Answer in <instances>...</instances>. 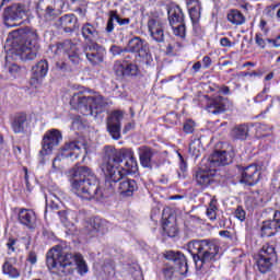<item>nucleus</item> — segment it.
<instances>
[{"label": "nucleus", "instance_id": "f257e3e1", "mask_svg": "<svg viewBox=\"0 0 280 280\" xmlns=\"http://www.w3.org/2000/svg\"><path fill=\"white\" fill-rule=\"evenodd\" d=\"M46 266L52 275H58V277H69V275H73L75 269H78L79 275L89 272V266H86L82 254L69 253L60 245L47 252Z\"/></svg>", "mask_w": 280, "mask_h": 280}, {"label": "nucleus", "instance_id": "f03ea898", "mask_svg": "<svg viewBox=\"0 0 280 280\" xmlns=\"http://www.w3.org/2000/svg\"><path fill=\"white\" fill-rule=\"evenodd\" d=\"M38 40H40L38 31L26 26L9 33L7 45L11 47L9 51L12 58L27 62V60H35L38 56V49H40Z\"/></svg>", "mask_w": 280, "mask_h": 280}, {"label": "nucleus", "instance_id": "7ed1b4c3", "mask_svg": "<svg viewBox=\"0 0 280 280\" xmlns=\"http://www.w3.org/2000/svg\"><path fill=\"white\" fill-rule=\"evenodd\" d=\"M71 190L82 200H100L104 192L100 187L97 175L89 166H78L70 171Z\"/></svg>", "mask_w": 280, "mask_h": 280}, {"label": "nucleus", "instance_id": "20e7f679", "mask_svg": "<svg viewBox=\"0 0 280 280\" xmlns=\"http://www.w3.org/2000/svg\"><path fill=\"white\" fill-rule=\"evenodd\" d=\"M125 156H130V149H115L105 147L103 163L100 165L101 172L105 176V188L113 189L118 180H121V170L119 164L124 163Z\"/></svg>", "mask_w": 280, "mask_h": 280}, {"label": "nucleus", "instance_id": "39448f33", "mask_svg": "<svg viewBox=\"0 0 280 280\" xmlns=\"http://www.w3.org/2000/svg\"><path fill=\"white\" fill-rule=\"evenodd\" d=\"M188 253H190L197 270H202L207 264L217 261L220 246L211 240H192L188 242Z\"/></svg>", "mask_w": 280, "mask_h": 280}, {"label": "nucleus", "instance_id": "423d86ee", "mask_svg": "<svg viewBox=\"0 0 280 280\" xmlns=\"http://www.w3.org/2000/svg\"><path fill=\"white\" fill-rule=\"evenodd\" d=\"M106 101L104 96L97 92H90L88 94L77 93L70 100V106L74 110H83L84 115H100L106 108Z\"/></svg>", "mask_w": 280, "mask_h": 280}, {"label": "nucleus", "instance_id": "0eeeda50", "mask_svg": "<svg viewBox=\"0 0 280 280\" xmlns=\"http://www.w3.org/2000/svg\"><path fill=\"white\" fill-rule=\"evenodd\" d=\"M32 2L26 3H13L4 9L3 19L7 27H18L21 21L30 14V8Z\"/></svg>", "mask_w": 280, "mask_h": 280}, {"label": "nucleus", "instance_id": "6e6552de", "mask_svg": "<svg viewBox=\"0 0 280 280\" xmlns=\"http://www.w3.org/2000/svg\"><path fill=\"white\" fill-rule=\"evenodd\" d=\"M165 259L171 264L170 267H165L163 272L166 279H172L174 272H179V275H187L189 267L187 265V258L182 252L166 250L164 253Z\"/></svg>", "mask_w": 280, "mask_h": 280}, {"label": "nucleus", "instance_id": "1a4fd4ad", "mask_svg": "<svg viewBox=\"0 0 280 280\" xmlns=\"http://www.w3.org/2000/svg\"><path fill=\"white\" fill-rule=\"evenodd\" d=\"M127 54H138L139 58H141L142 65H147V67H151L152 62H154L152 54H150V46L148 45V42L139 36H135L128 40Z\"/></svg>", "mask_w": 280, "mask_h": 280}, {"label": "nucleus", "instance_id": "9d476101", "mask_svg": "<svg viewBox=\"0 0 280 280\" xmlns=\"http://www.w3.org/2000/svg\"><path fill=\"white\" fill-rule=\"evenodd\" d=\"M168 23L173 30V34L179 38H185V13L183 9L178 5H173L168 8Z\"/></svg>", "mask_w": 280, "mask_h": 280}, {"label": "nucleus", "instance_id": "9b49d317", "mask_svg": "<svg viewBox=\"0 0 280 280\" xmlns=\"http://www.w3.org/2000/svg\"><path fill=\"white\" fill-rule=\"evenodd\" d=\"M122 57V62L117 60L114 63L115 75L120 79L139 75V67L132 63V55L124 54Z\"/></svg>", "mask_w": 280, "mask_h": 280}, {"label": "nucleus", "instance_id": "f8f14e48", "mask_svg": "<svg viewBox=\"0 0 280 280\" xmlns=\"http://www.w3.org/2000/svg\"><path fill=\"white\" fill-rule=\"evenodd\" d=\"M62 141V133H60V130L52 129L47 131L42 141V150L39 151L40 156H47L54 152V148H57V145H60V142Z\"/></svg>", "mask_w": 280, "mask_h": 280}, {"label": "nucleus", "instance_id": "ddd939ff", "mask_svg": "<svg viewBox=\"0 0 280 280\" xmlns=\"http://www.w3.org/2000/svg\"><path fill=\"white\" fill-rule=\"evenodd\" d=\"M60 156L61 159H71L72 161H75V159L80 156V145H78V142L72 141L63 145L60 155L55 158L52 161L51 172H60V164H56L58 161H60Z\"/></svg>", "mask_w": 280, "mask_h": 280}, {"label": "nucleus", "instance_id": "4468645a", "mask_svg": "<svg viewBox=\"0 0 280 280\" xmlns=\"http://www.w3.org/2000/svg\"><path fill=\"white\" fill-rule=\"evenodd\" d=\"M57 54H66L72 65H80V60H82L78 45L71 39H66L62 43L57 44Z\"/></svg>", "mask_w": 280, "mask_h": 280}, {"label": "nucleus", "instance_id": "2eb2a0df", "mask_svg": "<svg viewBox=\"0 0 280 280\" xmlns=\"http://www.w3.org/2000/svg\"><path fill=\"white\" fill-rule=\"evenodd\" d=\"M215 178V168H211L207 164H202L201 166L195 172V180L199 187L203 189L209 187V185H213V180Z\"/></svg>", "mask_w": 280, "mask_h": 280}, {"label": "nucleus", "instance_id": "dca6fc26", "mask_svg": "<svg viewBox=\"0 0 280 280\" xmlns=\"http://www.w3.org/2000/svg\"><path fill=\"white\" fill-rule=\"evenodd\" d=\"M124 119V112L115 110L107 118V131L112 139L119 141L121 139V120Z\"/></svg>", "mask_w": 280, "mask_h": 280}, {"label": "nucleus", "instance_id": "f3484780", "mask_svg": "<svg viewBox=\"0 0 280 280\" xmlns=\"http://www.w3.org/2000/svg\"><path fill=\"white\" fill-rule=\"evenodd\" d=\"M37 14L45 21H54L60 12L56 7V0H39L36 4Z\"/></svg>", "mask_w": 280, "mask_h": 280}, {"label": "nucleus", "instance_id": "a211bd4d", "mask_svg": "<svg viewBox=\"0 0 280 280\" xmlns=\"http://www.w3.org/2000/svg\"><path fill=\"white\" fill-rule=\"evenodd\" d=\"M107 189L112 192L115 191V189H117L120 196L129 198L135 194V191L139 189V186H137V180L126 178L124 177V173H121V178L118 182H116V185L114 186V188H107Z\"/></svg>", "mask_w": 280, "mask_h": 280}, {"label": "nucleus", "instance_id": "6ab92c4d", "mask_svg": "<svg viewBox=\"0 0 280 280\" xmlns=\"http://www.w3.org/2000/svg\"><path fill=\"white\" fill-rule=\"evenodd\" d=\"M280 231V210H275L273 218L262 222L260 237H275Z\"/></svg>", "mask_w": 280, "mask_h": 280}, {"label": "nucleus", "instance_id": "aec40b11", "mask_svg": "<svg viewBox=\"0 0 280 280\" xmlns=\"http://www.w3.org/2000/svg\"><path fill=\"white\" fill-rule=\"evenodd\" d=\"M81 34L88 45H90V49H102V45L97 44L100 40V31L97 27L91 23H85L81 27Z\"/></svg>", "mask_w": 280, "mask_h": 280}, {"label": "nucleus", "instance_id": "412c9836", "mask_svg": "<svg viewBox=\"0 0 280 280\" xmlns=\"http://www.w3.org/2000/svg\"><path fill=\"white\" fill-rule=\"evenodd\" d=\"M18 222L25 226V229H28V231H36L38 217L34 210L21 208L18 213Z\"/></svg>", "mask_w": 280, "mask_h": 280}, {"label": "nucleus", "instance_id": "4be33fe9", "mask_svg": "<svg viewBox=\"0 0 280 280\" xmlns=\"http://www.w3.org/2000/svg\"><path fill=\"white\" fill-rule=\"evenodd\" d=\"M230 163H233V156L226 151H215L209 159L202 160V165H209L212 170Z\"/></svg>", "mask_w": 280, "mask_h": 280}, {"label": "nucleus", "instance_id": "5701e85b", "mask_svg": "<svg viewBox=\"0 0 280 280\" xmlns=\"http://www.w3.org/2000/svg\"><path fill=\"white\" fill-rule=\"evenodd\" d=\"M260 176L261 172L256 164H250L241 168V183L249 185L250 187L259 183Z\"/></svg>", "mask_w": 280, "mask_h": 280}, {"label": "nucleus", "instance_id": "b1692460", "mask_svg": "<svg viewBox=\"0 0 280 280\" xmlns=\"http://www.w3.org/2000/svg\"><path fill=\"white\" fill-rule=\"evenodd\" d=\"M49 72V62L47 59L39 60L35 66L32 68V77H31V84L36 86V84H40L43 79L47 77Z\"/></svg>", "mask_w": 280, "mask_h": 280}, {"label": "nucleus", "instance_id": "393cba45", "mask_svg": "<svg viewBox=\"0 0 280 280\" xmlns=\"http://www.w3.org/2000/svg\"><path fill=\"white\" fill-rule=\"evenodd\" d=\"M32 120L27 117V114L21 113L14 116L11 121V128L14 135H25L30 132V126Z\"/></svg>", "mask_w": 280, "mask_h": 280}, {"label": "nucleus", "instance_id": "a878e982", "mask_svg": "<svg viewBox=\"0 0 280 280\" xmlns=\"http://www.w3.org/2000/svg\"><path fill=\"white\" fill-rule=\"evenodd\" d=\"M162 226L167 237H176L178 235V226H176V217L170 213V210L162 212Z\"/></svg>", "mask_w": 280, "mask_h": 280}, {"label": "nucleus", "instance_id": "bb28decb", "mask_svg": "<svg viewBox=\"0 0 280 280\" xmlns=\"http://www.w3.org/2000/svg\"><path fill=\"white\" fill-rule=\"evenodd\" d=\"M148 30L151 38H153L155 43H165V28L163 27V23H161V21L150 19L148 21Z\"/></svg>", "mask_w": 280, "mask_h": 280}, {"label": "nucleus", "instance_id": "cd10ccee", "mask_svg": "<svg viewBox=\"0 0 280 280\" xmlns=\"http://www.w3.org/2000/svg\"><path fill=\"white\" fill-rule=\"evenodd\" d=\"M228 100L222 96H214L207 105V110L211 115H222L226 110Z\"/></svg>", "mask_w": 280, "mask_h": 280}, {"label": "nucleus", "instance_id": "c85d7f7f", "mask_svg": "<svg viewBox=\"0 0 280 280\" xmlns=\"http://www.w3.org/2000/svg\"><path fill=\"white\" fill-rule=\"evenodd\" d=\"M85 57L91 62V65H100V62H104V54L106 52V48L102 46V49H93L91 45H88L84 48Z\"/></svg>", "mask_w": 280, "mask_h": 280}, {"label": "nucleus", "instance_id": "c756f323", "mask_svg": "<svg viewBox=\"0 0 280 280\" xmlns=\"http://www.w3.org/2000/svg\"><path fill=\"white\" fill-rule=\"evenodd\" d=\"M139 161L142 167H149L152 170V158L154 156V149L142 145L138 148Z\"/></svg>", "mask_w": 280, "mask_h": 280}, {"label": "nucleus", "instance_id": "7c9ffc66", "mask_svg": "<svg viewBox=\"0 0 280 280\" xmlns=\"http://www.w3.org/2000/svg\"><path fill=\"white\" fill-rule=\"evenodd\" d=\"M59 24L67 34L78 30V18L74 14H66L59 19Z\"/></svg>", "mask_w": 280, "mask_h": 280}, {"label": "nucleus", "instance_id": "2f4dec72", "mask_svg": "<svg viewBox=\"0 0 280 280\" xmlns=\"http://www.w3.org/2000/svg\"><path fill=\"white\" fill-rule=\"evenodd\" d=\"M90 229L93 233H101V235H106L110 229V223L102 218L95 217L90 222Z\"/></svg>", "mask_w": 280, "mask_h": 280}, {"label": "nucleus", "instance_id": "473e14b6", "mask_svg": "<svg viewBox=\"0 0 280 280\" xmlns=\"http://www.w3.org/2000/svg\"><path fill=\"white\" fill-rule=\"evenodd\" d=\"M125 165L122 167L126 174H137L139 172V164L137 163V158H135V152L130 149V156L124 158Z\"/></svg>", "mask_w": 280, "mask_h": 280}, {"label": "nucleus", "instance_id": "72a5a7b5", "mask_svg": "<svg viewBox=\"0 0 280 280\" xmlns=\"http://www.w3.org/2000/svg\"><path fill=\"white\" fill-rule=\"evenodd\" d=\"M248 125L242 124V125H236L233 127L231 130V137L232 139L238 140V141H246L248 139Z\"/></svg>", "mask_w": 280, "mask_h": 280}, {"label": "nucleus", "instance_id": "f704fd0d", "mask_svg": "<svg viewBox=\"0 0 280 280\" xmlns=\"http://www.w3.org/2000/svg\"><path fill=\"white\" fill-rule=\"evenodd\" d=\"M15 261L16 260L14 258H9L2 266L3 275H8L11 279H19V277H21V271H19V269L13 265Z\"/></svg>", "mask_w": 280, "mask_h": 280}, {"label": "nucleus", "instance_id": "c9c22d12", "mask_svg": "<svg viewBox=\"0 0 280 280\" xmlns=\"http://www.w3.org/2000/svg\"><path fill=\"white\" fill-rule=\"evenodd\" d=\"M255 260L257 269L259 272H261V275H266V272H270V270H272V264H275V260L258 255L256 256Z\"/></svg>", "mask_w": 280, "mask_h": 280}, {"label": "nucleus", "instance_id": "e433bc0d", "mask_svg": "<svg viewBox=\"0 0 280 280\" xmlns=\"http://www.w3.org/2000/svg\"><path fill=\"white\" fill-rule=\"evenodd\" d=\"M186 3H187V5H191L188 9L190 20L195 24L198 23V21H200V10H201L200 1L199 0H187Z\"/></svg>", "mask_w": 280, "mask_h": 280}, {"label": "nucleus", "instance_id": "4c0bfd02", "mask_svg": "<svg viewBox=\"0 0 280 280\" xmlns=\"http://www.w3.org/2000/svg\"><path fill=\"white\" fill-rule=\"evenodd\" d=\"M228 21L232 23V25H244L246 23V16H244L240 10L232 9L228 13Z\"/></svg>", "mask_w": 280, "mask_h": 280}, {"label": "nucleus", "instance_id": "58836bf2", "mask_svg": "<svg viewBox=\"0 0 280 280\" xmlns=\"http://www.w3.org/2000/svg\"><path fill=\"white\" fill-rule=\"evenodd\" d=\"M258 256L265 257L266 259H271L272 261H277V252L275 250V246L268 243L262 246Z\"/></svg>", "mask_w": 280, "mask_h": 280}, {"label": "nucleus", "instance_id": "ea45409f", "mask_svg": "<svg viewBox=\"0 0 280 280\" xmlns=\"http://www.w3.org/2000/svg\"><path fill=\"white\" fill-rule=\"evenodd\" d=\"M206 215L211 220V222L218 220V200L215 198L211 199L207 208Z\"/></svg>", "mask_w": 280, "mask_h": 280}, {"label": "nucleus", "instance_id": "a19ab883", "mask_svg": "<svg viewBox=\"0 0 280 280\" xmlns=\"http://www.w3.org/2000/svg\"><path fill=\"white\" fill-rule=\"evenodd\" d=\"M60 200V198H58V195L49 192L48 195H46V210L45 213H47V211H54V209H58V201Z\"/></svg>", "mask_w": 280, "mask_h": 280}, {"label": "nucleus", "instance_id": "79ce46f5", "mask_svg": "<svg viewBox=\"0 0 280 280\" xmlns=\"http://www.w3.org/2000/svg\"><path fill=\"white\" fill-rule=\"evenodd\" d=\"M4 69H7V71H9L10 75H12V78H19L21 75V73H23V68H21V66L16 65V63H10L5 62L4 65Z\"/></svg>", "mask_w": 280, "mask_h": 280}, {"label": "nucleus", "instance_id": "37998d69", "mask_svg": "<svg viewBox=\"0 0 280 280\" xmlns=\"http://www.w3.org/2000/svg\"><path fill=\"white\" fill-rule=\"evenodd\" d=\"M201 149L202 147L200 145V139H195L189 144V152L192 154V156H198Z\"/></svg>", "mask_w": 280, "mask_h": 280}, {"label": "nucleus", "instance_id": "c03bdc74", "mask_svg": "<svg viewBox=\"0 0 280 280\" xmlns=\"http://www.w3.org/2000/svg\"><path fill=\"white\" fill-rule=\"evenodd\" d=\"M109 54H112V56H124V54H128V48L127 46L121 47L117 45H112L109 48Z\"/></svg>", "mask_w": 280, "mask_h": 280}, {"label": "nucleus", "instance_id": "a18cd8bd", "mask_svg": "<svg viewBox=\"0 0 280 280\" xmlns=\"http://www.w3.org/2000/svg\"><path fill=\"white\" fill-rule=\"evenodd\" d=\"M183 130L186 135L194 133V130H196V122L194 120H186Z\"/></svg>", "mask_w": 280, "mask_h": 280}, {"label": "nucleus", "instance_id": "49530a36", "mask_svg": "<svg viewBox=\"0 0 280 280\" xmlns=\"http://www.w3.org/2000/svg\"><path fill=\"white\" fill-rule=\"evenodd\" d=\"M57 215H59L60 222H62L65 226L69 225V212L67 210L57 211Z\"/></svg>", "mask_w": 280, "mask_h": 280}, {"label": "nucleus", "instance_id": "de8ad7c7", "mask_svg": "<svg viewBox=\"0 0 280 280\" xmlns=\"http://www.w3.org/2000/svg\"><path fill=\"white\" fill-rule=\"evenodd\" d=\"M113 13V19L118 23V25H129L130 24V19H121L118 14L117 11H112Z\"/></svg>", "mask_w": 280, "mask_h": 280}, {"label": "nucleus", "instance_id": "09e8293b", "mask_svg": "<svg viewBox=\"0 0 280 280\" xmlns=\"http://www.w3.org/2000/svg\"><path fill=\"white\" fill-rule=\"evenodd\" d=\"M235 218L240 220L241 222H244L246 220V211H244V208L242 206H238L234 212Z\"/></svg>", "mask_w": 280, "mask_h": 280}, {"label": "nucleus", "instance_id": "8fccbe9b", "mask_svg": "<svg viewBox=\"0 0 280 280\" xmlns=\"http://www.w3.org/2000/svg\"><path fill=\"white\" fill-rule=\"evenodd\" d=\"M115 21V18H113V11L109 12V19L107 21V25L105 31L107 32V34H110L113 32V30H115V24L113 23Z\"/></svg>", "mask_w": 280, "mask_h": 280}, {"label": "nucleus", "instance_id": "3c124183", "mask_svg": "<svg viewBox=\"0 0 280 280\" xmlns=\"http://www.w3.org/2000/svg\"><path fill=\"white\" fill-rule=\"evenodd\" d=\"M267 92H268V89L265 88L259 94H257V96L254 98V102L256 104L265 102V100H267L268 97V95H266Z\"/></svg>", "mask_w": 280, "mask_h": 280}, {"label": "nucleus", "instance_id": "603ef678", "mask_svg": "<svg viewBox=\"0 0 280 280\" xmlns=\"http://www.w3.org/2000/svg\"><path fill=\"white\" fill-rule=\"evenodd\" d=\"M257 132L260 135V137H268V135H270V127L266 125H259Z\"/></svg>", "mask_w": 280, "mask_h": 280}, {"label": "nucleus", "instance_id": "864d4df0", "mask_svg": "<svg viewBox=\"0 0 280 280\" xmlns=\"http://www.w3.org/2000/svg\"><path fill=\"white\" fill-rule=\"evenodd\" d=\"M166 121H171V124H178V115L174 112L166 115Z\"/></svg>", "mask_w": 280, "mask_h": 280}, {"label": "nucleus", "instance_id": "5fc2aeb1", "mask_svg": "<svg viewBox=\"0 0 280 280\" xmlns=\"http://www.w3.org/2000/svg\"><path fill=\"white\" fill-rule=\"evenodd\" d=\"M256 45L261 49H266V39L261 38V34H256L255 36Z\"/></svg>", "mask_w": 280, "mask_h": 280}, {"label": "nucleus", "instance_id": "6e6d98bb", "mask_svg": "<svg viewBox=\"0 0 280 280\" xmlns=\"http://www.w3.org/2000/svg\"><path fill=\"white\" fill-rule=\"evenodd\" d=\"M14 246H16V238L10 237L7 242V247L9 250H11V253H14L16 250Z\"/></svg>", "mask_w": 280, "mask_h": 280}, {"label": "nucleus", "instance_id": "4d7b16f0", "mask_svg": "<svg viewBox=\"0 0 280 280\" xmlns=\"http://www.w3.org/2000/svg\"><path fill=\"white\" fill-rule=\"evenodd\" d=\"M27 261H30V264H32V265H34V264H36V261H38V256H36V252L28 253Z\"/></svg>", "mask_w": 280, "mask_h": 280}, {"label": "nucleus", "instance_id": "13d9d810", "mask_svg": "<svg viewBox=\"0 0 280 280\" xmlns=\"http://www.w3.org/2000/svg\"><path fill=\"white\" fill-rule=\"evenodd\" d=\"M221 47H233V43H231V39L229 37H222L220 39Z\"/></svg>", "mask_w": 280, "mask_h": 280}, {"label": "nucleus", "instance_id": "bf43d9fd", "mask_svg": "<svg viewBox=\"0 0 280 280\" xmlns=\"http://www.w3.org/2000/svg\"><path fill=\"white\" fill-rule=\"evenodd\" d=\"M56 67L59 69V71H69V65H67L65 61H58Z\"/></svg>", "mask_w": 280, "mask_h": 280}, {"label": "nucleus", "instance_id": "052dcab7", "mask_svg": "<svg viewBox=\"0 0 280 280\" xmlns=\"http://www.w3.org/2000/svg\"><path fill=\"white\" fill-rule=\"evenodd\" d=\"M179 156V165L182 172H185L187 170V162H185V158H183V154L178 153Z\"/></svg>", "mask_w": 280, "mask_h": 280}, {"label": "nucleus", "instance_id": "680f3d73", "mask_svg": "<svg viewBox=\"0 0 280 280\" xmlns=\"http://www.w3.org/2000/svg\"><path fill=\"white\" fill-rule=\"evenodd\" d=\"M132 277L135 280H143V273L141 272V269L138 267V269L132 273Z\"/></svg>", "mask_w": 280, "mask_h": 280}, {"label": "nucleus", "instance_id": "e2e57ef3", "mask_svg": "<svg viewBox=\"0 0 280 280\" xmlns=\"http://www.w3.org/2000/svg\"><path fill=\"white\" fill-rule=\"evenodd\" d=\"M219 235L221 237H225L226 240H233V235L231 234V232L224 230V231H220Z\"/></svg>", "mask_w": 280, "mask_h": 280}, {"label": "nucleus", "instance_id": "0e129e2a", "mask_svg": "<svg viewBox=\"0 0 280 280\" xmlns=\"http://www.w3.org/2000/svg\"><path fill=\"white\" fill-rule=\"evenodd\" d=\"M205 69H209L211 67V57L205 56L202 59Z\"/></svg>", "mask_w": 280, "mask_h": 280}, {"label": "nucleus", "instance_id": "69168bd1", "mask_svg": "<svg viewBox=\"0 0 280 280\" xmlns=\"http://www.w3.org/2000/svg\"><path fill=\"white\" fill-rule=\"evenodd\" d=\"M130 130H135V122H128L124 128V133L130 132Z\"/></svg>", "mask_w": 280, "mask_h": 280}, {"label": "nucleus", "instance_id": "338daca9", "mask_svg": "<svg viewBox=\"0 0 280 280\" xmlns=\"http://www.w3.org/2000/svg\"><path fill=\"white\" fill-rule=\"evenodd\" d=\"M265 12H266V15L269 16L270 19L275 16V11L270 7H267Z\"/></svg>", "mask_w": 280, "mask_h": 280}, {"label": "nucleus", "instance_id": "774afa93", "mask_svg": "<svg viewBox=\"0 0 280 280\" xmlns=\"http://www.w3.org/2000/svg\"><path fill=\"white\" fill-rule=\"evenodd\" d=\"M266 40H267V43L272 44L273 47H276V48H279V47H280V43H279L277 39L267 38Z\"/></svg>", "mask_w": 280, "mask_h": 280}]
</instances>
